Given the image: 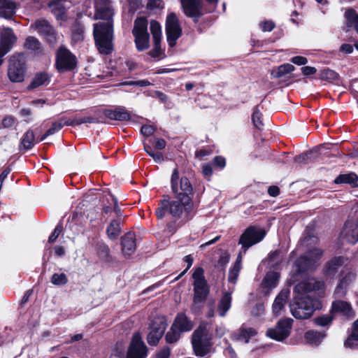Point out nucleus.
Instances as JSON below:
<instances>
[{
  "label": "nucleus",
  "mask_w": 358,
  "mask_h": 358,
  "mask_svg": "<svg viewBox=\"0 0 358 358\" xmlns=\"http://www.w3.org/2000/svg\"><path fill=\"white\" fill-rule=\"evenodd\" d=\"M203 269L201 267L195 268L192 278L194 279V303L192 306V310L196 311L200 307L198 303L203 302L208 293L207 282L203 275Z\"/></svg>",
  "instance_id": "39448f33"
},
{
  "label": "nucleus",
  "mask_w": 358,
  "mask_h": 358,
  "mask_svg": "<svg viewBox=\"0 0 358 358\" xmlns=\"http://www.w3.org/2000/svg\"><path fill=\"white\" fill-rule=\"evenodd\" d=\"M348 258L343 256H338L331 258L324 265L323 275L327 279L338 278L342 268L346 266Z\"/></svg>",
  "instance_id": "f3484780"
},
{
  "label": "nucleus",
  "mask_w": 358,
  "mask_h": 358,
  "mask_svg": "<svg viewBox=\"0 0 358 358\" xmlns=\"http://www.w3.org/2000/svg\"><path fill=\"white\" fill-rule=\"evenodd\" d=\"M148 20L145 17H138L134 21L132 34L136 49L143 51L150 47V35L148 31Z\"/></svg>",
  "instance_id": "423d86ee"
},
{
  "label": "nucleus",
  "mask_w": 358,
  "mask_h": 358,
  "mask_svg": "<svg viewBox=\"0 0 358 358\" xmlns=\"http://www.w3.org/2000/svg\"><path fill=\"white\" fill-rule=\"evenodd\" d=\"M15 3L8 0H0V17L6 19L11 18L15 11Z\"/></svg>",
  "instance_id": "c756f323"
},
{
  "label": "nucleus",
  "mask_w": 358,
  "mask_h": 358,
  "mask_svg": "<svg viewBox=\"0 0 358 358\" xmlns=\"http://www.w3.org/2000/svg\"><path fill=\"white\" fill-rule=\"evenodd\" d=\"M122 250L125 257L131 256L136 250V236L134 233L128 232L122 238Z\"/></svg>",
  "instance_id": "b1692460"
},
{
  "label": "nucleus",
  "mask_w": 358,
  "mask_h": 358,
  "mask_svg": "<svg viewBox=\"0 0 358 358\" xmlns=\"http://www.w3.org/2000/svg\"><path fill=\"white\" fill-rule=\"evenodd\" d=\"M166 145V141L163 138H155L154 141L155 147L158 150H162L165 148Z\"/></svg>",
  "instance_id": "338daca9"
},
{
  "label": "nucleus",
  "mask_w": 358,
  "mask_h": 358,
  "mask_svg": "<svg viewBox=\"0 0 358 358\" xmlns=\"http://www.w3.org/2000/svg\"><path fill=\"white\" fill-rule=\"evenodd\" d=\"M172 325H173V329H178L183 333L191 331L194 327V323L186 314L180 313L176 315Z\"/></svg>",
  "instance_id": "4be33fe9"
},
{
  "label": "nucleus",
  "mask_w": 358,
  "mask_h": 358,
  "mask_svg": "<svg viewBox=\"0 0 358 358\" xmlns=\"http://www.w3.org/2000/svg\"><path fill=\"white\" fill-rule=\"evenodd\" d=\"M324 294V282L314 278H308L294 288L293 302L289 308L292 315L296 319L310 317L315 310L322 308L321 298Z\"/></svg>",
  "instance_id": "f257e3e1"
},
{
  "label": "nucleus",
  "mask_w": 358,
  "mask_h": 358,
  "mask_svg": "<svg viewBox=\"0 0 358 358\" xmlns=\"http://www.w3.org/2000/svg\"><path fill=\"white\" fill-rule=\"evenodd\" d=\"M279 278L280 275L277 272L270 271L266 273L261 286L265 296L268 295L271 291L277 287Z\"/></svg>",
  "instance_id": "412c9836"
},
{
  "label": "nucleus",
  "mask_w": 358,
  "mask_h": 358,
  "mask_svg": "<svg viewBox=\"0 0 358 358\" xmlns=\"http://www.w3.org/2000/svg\"><path fill=\"white\" fill-rule=\"evenodd\" d=\"M150 31L154 40L155 46L150 55L152 57H157L160 55V42L162 38V27L156 20H151L150 23Z\"/></svg>",
  "instance_id": "6ab92c4d"
},
{
  "label": "nucleus",
  "mask_w": 358,
  "mask_h": 358,
  "mask_svg": "<svg viewBox=\"0 0 358 358\" xmlns=\"http://www.w3.org/2000/svg\"><path fill=\"white\" fill-rule=\"evenodd\" d=\"M146 346L139 334H134L130 346L127 351V358H145Z\"/></svg>",
  "instance_id": "a211bd4d"
},
{
  "label": "nucleus",
  "mask_w": 358,
  "mask_h": 358,
  "mask_svg": "<svg viewBox=\"0 0 358 358\" xmlns=\"http://www.w3.org/2000/svg\"><path fill=\"white\" fill-rule=\"evenodd\" d=\"M30 27L43 36L53 28L45 20H38Z\"/></svg>",
  "instance_id": "72a5a7b5"
},
{
  "label": "nucleus",
  "mask_w": 358,
  "mask_h": 358,
  "mask_svg": "<svg viewBox=\"0 0 358 358\" xmlns=\"http://www.w3.org/2000/svg\"><path fill=\"white\" fill-rule=\"evenodd\" d=\"M333 318L331 316L322 315L315 318L314 321L315 324L321 327H325L329 325L331 322Z\"/></svg>",
  "instance_id": "09e8293b"
},
{
  "label": "nucleus",
  "mask_w": 358,
  "mask_h": 358,
  "mask_svg": "<svg viewBox=\"0 0 358 358\" xmlns=\"http://www.w3.org/2000/svg\"><path fill=\"white\" fill-rule=\"evenodd\" d=\"M169 200H163L161 201L159 206L156 210V215L159 219H162L166 212H169Z\"/></svg>",
  "instance_id": "de8ad7c7"
},
{
  "label": "nucleus",
  "mask_w": 358,
  "mask_h": 358,
  "mask_svg": "<svg viewBox=\"0 0 358 358\" xmlns=\"http://www.w3.org/2000/svg\"><path fill=\"white\" fill-rule=\"evenodd\" d=\"M171 184V191L174 196L192 201L194 192L192 184L187 178H179L178 169H175L172 173Z\"/></svg>",
  "instance_id": "20e7f679"
},
{
  "label": "nucleus",
  "mask_w": 358,
  "mask_h": 358,
  "mask_svg": "<svg viewBox=\"0 0 358 358\" xmlns=\"http://www.w3.org/2000/svg\"><path fill=\"white\" fill-rule=\"evenodd\" d=\"M25 73V57L22 53L13 55L9 61L8 76L12 82H22Z\"/></svg>",
  "instance_id": "1a4fd4ad"
},
{
  "label": "nucleus",
  "mask_w": 358,
  "mask_h": 358,
  "mask_svg": "<svg viewBox=\"0 0 358 358\" xmlns=\"http://www.w3.org/2000/svg\"><path fill=\"white\" fill-rule=\"evenodd\" d=\"M144 150L151 157L153 158L155 162L161 163L164 161L162 153L159 151H155L150 145L144 143Z\"/></svg>",
  "instance_id": "37998d69"
},
{
  "label": "nucleus",
  "mask_w": 358,
  "mask_h": 358,
  "mask_svg": "<svg viewBox=\"0 0 358 358\" xmlns=\"http://www.w3.org/2000/svg\"><path fill=\"white\" fill-rule=\"evenodd\" d=\"M301 71L305 76H310L315 74L317 69L315 67L306 66L301 68Z\"/></svg>",
  "instance_id": "e2e57ef3"
},
{
  "label": "nucleus",
  "mask_w": 358,
  "mask_h": 358,
  "mask_svg": "<svg viewBox=\"0 0 358 358\" xmlns=\"http://www.w3.org/2000/svg\"><path fill=\"white\" fill-rule=\"evenodd\" d=\"M121 220L120 219L113 220L106 229V234L110 240H116L121 234Z\"/></svg>",
  "instance_id": "7c9ffc66"
},
{
  "label": "nucleus",
  "mask_w": 358,
  "mask_h": 358,
  "mask_svg": "<svg viewBox=\"0 0 358 358\" xmlns=\"http://www.w3.org/2000/svg\"><path fill=\"white\" fill-rule=\"evenodd\" d=\"M24 48L36 52L41 49V43L36 38L28 36L25 40Z\"/></svg>",
  "instance_id": "79ce46f5"
},
{
  "label": "nucleus",
  "mask_w": 358,
  "mask_h": 358,
  "mask_svg": "<svg viewBox=\"0 0 358 358\" xmlns=\"http://www.w3.org/2000/svg\"><path fill=\"white\" fill-rule=\"evenodd\" d=\"M212 334L211 327L208 324H202L194 331L192 343L196 356H205L210 352Z\"/></svg>",
  "instance_id": "7ed1b4c3"
},
{
  "label": "nucleus",
  "mask_w": 358,
  "mask_h": 358,
  "mask_svg": "<svg viewBox=\"0 0 358 358\" xmlns=\"http://www.w3.org/2000/svg\"><path fill=\"white\" fill-rule=\"evenodd\" d=\"M202 173L205 177H210L213 173V169L210 164H203Z\"/></svg>",
  "instance_id": "680f3d73"
},
{
  "label": "nucleus",
  "mask_w": 358,
  "mask_h": 358,
  "mask_svg": "<svg viewBox=\"0 0 358 358\" xmlns=\"http://www.w3.org/2000/svg\"><path fill=\"white\" fill-rule=\"evenodd\" d=\"M181 332L178 329H173V325L171 326L169 331L166 334V341L167 343H173L176 342L180 337Z\"/></svg>",
  "instance_id": "a18cd8bd"
},
{
  "label": "nucleus",
  "mask_w": 358,
  "mask_h": 358,
  "mask_svg": "<svg viewBox=\"0 0 358 358\" xmlns=\"http://www.w3.org/2000/svg\"><path fill=\"white\" fill-rule=\"evenodd\" d=\"M257 334V331L255 329L248 327V328H241L237 338L241 341H244L245 343H248L249 339L255 336Z\"/></svg>",
  "instance_id": "ea45409f"
},
{
  "label": "nucleus",
  "mask_w": 358,
  "mask_h": 358,
  "mask_svg": "<svg viewBox=\"0 0 358 358\" xmlns=\"http://www.w3.org/2000/svg\"><path fill=\"white\" fill-rule=\"evenodd\" d=\"M50 281L55 285H64L67 283L68 279L64 273H54Z\"/></svg>",
  "instance_id": "49530a36"
},
{
  "label": "nucleus",
  "mask_w": 358,
  "mask_h": 358,
  "mask_svg": "<svg viewBox=\"0 0 358 358\" xmlns=\"http://www.w3.org/2000/svg\"><path fill=\"white\" fill-rule=\"evenodd\" d=\"M213 164L220 168H224L226 164L225 159L221 156H217L213 159Z\"/></svg>",
  "instance_id": "052dcab7"
},
{
  "label": "nucleus",
  "mask_w": 358,
  "mask_h": 358,
  "mask_svg": "<svg viewBox=\"0 0 358 358\" xmlns=\"http://www.w3.org/2000/svg\"><path fill=\"white\" fill-rule=\"evenodd\" d=\"M293 320L285 318L278 321L274 328L268 329L266 335L272 339L282 341L289 336Z\"/></svg>",
  "instance_id": "dca6fc26"
},
{
  "label": "nucleus",
  "mask_w": 358,
  "mask_h": 358,
  "mask_svg": "<svg viewBox=\"0 0 358 358\" xmlns=\"http://www.w3.org/2000/svg\"><path fill=\"white\" fill-rule=\"evenodd\" d=\"M149 9H160L164 8L162 0H148L147 4Z\"/></svg>",
  "instance_id": "864d4df0"
},
{
  "label": "nucleus",
  "mask_w": 358,
  "mask_h": 358,
  "mask_svg": "<svg viewBox=\"0 0 358 358\" xmlns=\"http://www.w3.org/2000/svg\"><path fill=\"white\" fill-rule=\"evenodd\" d=\"M242 254L239 252L233 267L229 271L228 282L233 285L236 283L239 273L242 268Z\"/></svg>",
  "instance_id": "c85d7f7f"
},
{
  "label": "nucleus",
  "mask_w": 358,
  "mask_h": 358,
  "mask_svg": "<svg viewBox=\"0 0 358 358\" xmlns=\"http://www.w3.org/2000/svg\"><path fill=\"white\" fill-rule=\"evenodd\" d=\"M358 339L353 335V332L352 334L347 338L345 341V346L349 348H354L357 346V342Z\"/></svg>",
  "instance_id": "6e6d98bb"
},
{
  "label": "nucleus",
  "mask_w": 358,
  "mask_h": 358,
  "mask_svg": "<svg viewBox=\"0 0 358 358\" xmlns=\"http://www.w3.org/2000/svg\"><path fill=\"white\" fill-rule=\"evenodd\" d=\"M169 213L175 218H180L182 215L188 220L193 208V201L173 197L169 201Z\"/></svg>",
  "instance_id": "9b49d317"
},
{
  "label": "nucleus",
  "mask_w": 358,
  "mask_h": 358,
  "mask_svg": "<svg viewBox=\"0 0 358 358\" xmlns=\"http://www.w3.org/2000/svg\"><path fill=\"white\" fill-rule=\"evenodd\" d=\"M101 113L111 120L124 121L130 118L128 111L123 107H116L113 109H105Z\"/></svg>",
  "instance_id": "5701e85b"
},
{
  "label": "nucleus",
  "mask_w": 358,
  "mask_h": 358,
  "mask_svg": "<svg viewBox=\"0 0 358 358\" xmlns=\"http://www.w3.org/2000/svg\"><path fill=\"white\" fill-rule=\"evenodd\" d=\"M69 0H54L49 3L52 12L57 18H63L65 10L70 7Z\"/></svg>",
  "instance_id": "a878e982"
},
{
  "label": "nucleus",
  "mask_w": 358,
  "mask_h": 358,
  "mask_svg": "<svg viewBox=\"0 0 358 358\" xmlns=\"http://www.w3.org/2000/svg\"><path fill=\"white\" fill-rule=\"evenodd\" d=\"M324 336L325 334L322 332L310 330L305 333L304 340L307 343L317 346L322 342Z\"/></svg>",
  "instance_id": "2f4dec72"
},
{
  "label": "nucleus",
  "mask_w": 358,
  "mask_h": 358,
  "mask_svg": "<svg viewBox=\"0 0 358 358\" xmlns=\"http://www.w3.org/2000/svg\"><path fill=\"white\" fill-rule=\"evenodd\" d=\"M166 33L169 46L171 48L175 46L177 40L181 36L182 29L179 24L178 17L173 13L169 14L166 17Z\"/></svg>",
  "instance_id": "2eb2a0df"
},
{
  "label": "nucleus",
  "mask_w": 358,
  "mask_h": 358,
  "mask_svg": "<svg viewBox=\"0 0 358 358\" xmlns=\"http://www.w3.org/2000/svg\"><path fill=\"white\" fill-rule=\"evenodd\" d=\"M340 50L343 52L350 54L353 52V47L350 44L345 43L341 46Z\"/></svg>",
  "instance_id": "774afa93"
},
{
  "label": "nucleus",
  "mask_w": 358,
  "mask_h": 358,
  "mask_svg": "<svg viewBox=\"0 0 358 358\" xmlns=\"http://www.w3.org/2000/svg\"><path fill=\"white\" fill-rule=\"evenodd\" d=\"M295 67L291 64H283L279 66L276 69L273 70L271 73L274 78H280L287 73L294 71Z\"/></svg>",
  "instance_id": "e433bc0d"
},
{
  "label": "nucleus",
  "mask_w": 358,
  "mask_h": 358,
  "mask_svg": "<svg viewBox=\"0 0 358 358\" xmlns=\"http://www.w3.org/2000/svg\"><path fill=\"white\" fill-rule=\"evenodd\" d=\"M265 234L263 229L254 226L249 227L241 236L238 243L242 245L245 252L249 248L262 241Z\"/></svg>",
  "instance_id": "f8f14e48"
},
{
  "label": "nucleus",
  "mask_w": 358,
  "mask_h": 358,
  "mask_svg": "<svg viewBox=\"0 0 358 358\" xmlns=\"http://www.w3.org/2000/svg\"><path fill=\"white\" fill-rule=\"evenodd\" d=\"M234 287L229 288V292H225L222 296L217 306V312L220 316L224 317L230 309L231 305V294Z\"/></svg>",
  "instance_id": "cd10ccee"
},
{
  "label": "nucleus",
  "mask_w": 358,
  "mask_h": 358,
  "mask_svg": "<svg viewBox=\"0 0 358 358\" xmlns=\"http://www.w3.org/2000/svg\"><path fill=\"white\" fill-rule=\"evenodd\" d=\"M70 124L71 123L69 122V119L61 117L58 121L52 124L50 128L43 134L41 140L43 141L47 136L52 135L60 130L64 125L70 126Z\"/></svg>",
  "instance_id": "473e14b6"
},
{
  "label": "nucleus",
  "mask_w": 358,
  "mask_h": 358,
  "mask_svg": "<svg viewBox=\"0 0 358 358\" xmlns=\"http://www.w3.org/2000/svg\"><path fill=\"white\" fill-rule=\"evenodd\" d=\"M252 120L254 125L258 129H262L263 127V122L262 120V113L258 108V106L255 107L252 115Z\"/></svg>",
  "instance_id": "c03bdc74"
},
{
  "label": "nucleus",
  "mask_w": 358,
  "mask_h": 358,
  "mask_svg": "<svg viewBox=\"0 0 358 358\" xmlns=\"http://www.w3.org/2000/svg\"><path fill=\"white\" fill-rule=\"evenodd\" d=\"M322 255V250L316 246L308 249L295 262L294 266L296 268V272L301 273L311 268L320 259Z\"/></svg>",
  "instance_id": "6e6552de"
},
{
  "label": "nucleus",
  "mask_w": 358,
  "mask_h": 358,
  "mask_svg": "<svg viewBox=\"0 0 358 358\" xmlns=\"http://www.w3.org/2000/svg\"><path fill=\"white\" fill-rule=\"evenodd\" d=\"M167 327L166 317L157 316L151 321L147 340L150 345H155L162 337Z\"/></svg>",
  "instance_id": "ddd939ff"
},
{
  "label": "nucleus",
  "mask_w": 358,
  "mask_h": 358,
  "mask_svg": "<svg viewBox=\"0 0 358 358\" xmlns=\"http://www.w3.org/2000/svg\"><path fill=\"white\" fill-rule=\"evenodd\" d=\"M259 26L263 31H271L275 24L272 20H264L259 22Z\"/></svg>",
  "instance_id": "3c124183"
},
{
  "label": "nucleus",
  "mask_w": 358,
  "mask_h": 358,
  "mask_svg": "<svg viewBox=\"0 0 358 358\" xmlns=\"http://www.w3.org/2000/svg\"><path fill=\"white\" fill-rule=\"evenodd\" d=\"M62 229H63V227H62V224H58L57 226H56L53 232L49 236L48 242L49 243L55 242L56 241V239L57 238V237L59 236V235L62 231Z\"/></svg>",
  "instance_id": "5fc2aeb1"
},
{
  "label": "nucleus",
  "mask_w": 358,
  "mask_h": 358,
  "mask_svg": "<svg viewBox=\"0 0 358 358\" xmlns=\"http://www.w3.org/2000/svg\"><path fill=\"white\" fill-rule=\"evenodd\" d=\"M321 78L324 80H335L337 78V73L331 69H324L321 71Z\"/></svg>",
  "instance_id": "603ef678"
},
{
  "label": "nucleus",
  "mask_w": 358,
  "mask_h": 358,
  "mask_svg": "<svg viewBox=\"0 0 358 358\" xmlns=\"http://www.w3.org/2000/svg\"><path fill=\"white\" fill-rule=\"evenodd\" d=\"M35 143V137L34 131L31 130H28L24 135L23 136L20 147L23 148L25 150H29L33 148Z\"/></svg>",
  "instance_id": "c9c22d12"
},
{
  "label": "nucleus",
  "mask_w": 358,
  "mask_h": 358,
  "mask_svg": "<svg viewBox=\"0 0 358 358\" xmlns=\"http://www.w3.org/2000/svg\"><path fill=\"white\" fill-rule=\"evenodd\" d=\"M155 128L152 125H143L141 127V131L143 135L150 136L154 134Z\"/></svg>",
  "instance_id": "13d9d810"
},
{
  "label": "nucleus",
  "mask_w": 358,
  "mask_h": 358,
  "mask_svg": "<svg viewBox=\"0 0 358 358\" xmlns=\"http://www.w3.org/2000/svg\"><path fill=\"white\" fill-rule=\"evenodd\" d=\"M49 80L48 75L45 73H39L35 76L29 88H36L41 85H45Z\"/></svg>",
  "instance_id": "4c0bfd02"
},
{
  "label": "nucleus",
  "mask_w": 358,
  "mask_h": 358,
  "mask_svg": "<svg viewBox=\"0 0 358 358\" xmlns=\"http://www.w3.org/2000/svg\"><path fill=\"white\" fill-rule=\"evenodd\" d=\"M357 180V176L356 174L351 173H347V174H343L338 176L335 182L337 184H342V183H346V184H354Z\"/></svg>",
  "instance_id": "a19ab883"
},
{
  "label": "nucleus",
  "mask_w": 358,
  "mask_h": 358,
  "mask_svg": "<svg viewBox=\"0 0 358 358\" xmlns=\"http://www.w3.org/2000/svg\"><path fill=\"white\" fill-rule=\"evenodd\" d=\"M184 13L194 21H197L201 15V7L196 0H180Z\"/></svg>",
  "instance_id": "aec40b11"
},
{
  "label": "nucleus",
  "mask_w": 358,
  "mask_h": 358,
  "mask_svg": "<svg viewBox=\"0 0 358 358\" xmlns=\"http://www.w3.org/2000/svg\"><path fill=\"white\" fill-rule=\"evenodd\" d=\"M291 62L296 65L301 66L306 64L308 63V59L305 57L296 56L291 59Z\"/></svg>",
  "instance_id": "bf43d9fd"
},
{
  "label": "nucleus",
  "mask_w": 358,
  "mask_h": 358,
  "mask_svg": "<svg viewBox=\"0 0 358 358\" xmlns=\"http://www.w3.org/2000/svg\"><path fill=\"white\" fill-rule=\"evenodd\" d=\"M17 37L10 27H3L0 33V66L3 62V57L14 47Z\"/></svg>",
  "instance_id": "4468645a"
},
{
  "label": "nucleus",
  "mask_w": 358,
  "mask_h": 358,
  "mask_svg": "<svg viewBox=\"0 0 358 358\" xmlns=\"http://www.w3.org/2000/svg\"><path fill=\"white\" fill-rule=\"evenodd\" d=\"M44 38L46 41L51 45H54L56 44L57 41V34L52 28L51 31H48L46 34L43 36Z\"/></svg>",
  "instance_id": "8fccbe9b"
},
{
  "label": "nucleus",
  "mask_w": 358,
  "mask_h": 358,
  "mask_svg": "<svg viewBox=\"0 0 358 358\" xmlns=\"http://www.w3.org/2000/svg\"><path fill=\"white\" fill-rule=\"evenodd\" d=\"M290 291L289 289H284L275 297L273 303V312L274 315H278L285 308L287 300L289 296Z\"/></svg>",
  "instance_id": "393cba45"
},
{
  "label": "nucleus",
  "mask_w": 358,
  "mask_h": 358,
  "mask_svg": "<svg viewBox=\"0 0 358 358\" xmlns=\"http://www.w3.org/2000/svg\"><path fill=\"white\" fill-rule=\"evenodd\" d=\"M55 65L59 73L71 71L77 66L76 57L69 50L61 46L56 53Z\"/></svg>",
  "instance_id": "9d476101"
},
{
  "label": "nucleus",
  "mask_w": 358,
  "mask_h": 358,
  "mask_svg": "<svg viewBox=\"0 0 358 358\" xmlns=\"http://www.w3.org/2000/svg\"><path fill=\"white\" fill-rule=\"evenodd\" d=\"M129 85H136L140 87H147L151 85L150 82L148 80H140L137 81L130 82L128 83Z\"/></svg>",
  "instance_id": "69168bd1"
},
{
  "label": "nucleus",
  "mask_w": 358,
  "mask_h": 358,
  "mask_svg": "<svg viewBox=\"0 0 358 358\" xmlns=\"http://www.w3.org/2000/svg\"><path fill=\"white\" fill-rule=\"evenodd\" d=\"M15 122V119L10 115L6 116L3 117L2 120V126L4 128H10L12 127Z\"/></svg>",
  "instance_id": "4d7b16f0"
},
{
  "label": "nucleus",
  "mask_w": 358,
  "mask_h": 358,
  "mask_svg": "<svg viewBox=\"0 0 358 358\" xmlns=\"http://www.w3.org/2000/svg\"><path fill=\"white\" fill-rule=\"evenodd\" d=\"M69 122L71 123L70 126H76L81 124L85 123H96L99 122V120L96 117L92 116H85L83 117H75L73 119H69Z\"/></svg>",
  "instance_id": "58836bf2"
},
{
  "label": "nucleus",
  "mask_w": 358,
  "mask_h": 358,
  "mask_svg": "<svg viewBox=\"0 0 358 358\" xmlns=\"http://www.w3.org/2000/svg\"><path fill=\"white\" fill-rule=\"evenodd\" d=\"M356 273L353 268L343 266L338 275V282L336 287L334 295L336 298H342L345 296L348 287L355 281Z\"/></svg>",
  "instance_id": "0eeeda50"
},
{
  "label": "nucleus",
  "mask_w": 358,
  "mask_h": 358,
  "mask_svg": "<svg viewBox=\"0 0 358 358\" xmlns=\"http://www.w3.org/2000/svg\"><path fill=\"white\" fill-rule=\"evenodd\" d=\"M95 14L94 20H103L94 24V38L99 52L103 55H109L113 50V11L108 0H94Z\"/></svg>",
  "instance_id": "f03ea898"
},
{
  "label": "nucleus",
  "mask_w": 358,
  "mask_h": 358,
  "mask_svg": "<svg viewBox=\"0 0 358 358\" xmlns=\"http://www.w3.org/2000/svg\"><path fill=\"white\" fill-rule=\"evenodd\" d=\"M346 24L348 27H354L358 33V14L352 8L348 9L345 13Z\"/></svg>",
  "instance_id": "f704fd0d"
},
{
  "label": "nucleus",
  "mask_w": 358,
  "mask_h": 358,
  "mask_svg": "<svg viewBox=\"0 0 358 358\" xmlns=\"http://www.w3.org/2000/svg\"><path fill=\"white\" fill-rule=\"evenodd\" d=\"M331 311L334 313H340L344 316L352 317L354 316L350 304L343 301H335L332 303Z\"/></svg>",
  "instance_id": "bb28decb"
},
{
  "label": "nucleus",
  "mask_w": 358,
  "mask_h": 358,
  "mask_svg": "<svg viewBox=\"0 0 358 358\" xmlns=\"http://www.w3.org/2000/svg\"><path fill=\"white\" fill-rule=\"evenodd\" d=\"M170 357V349L167 347L162 349L157 355L156 358H169Z\"/></svg>",
  "instance_id": "0e129e2a"
}]
</instances>
